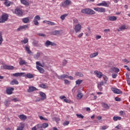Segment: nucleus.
Instances as JSON below:
<instances>
[{"mask_svg":"<svg viewBox=\"0 0 130 130\" xmlns=\"http://www.w3.org/2000/svg\"><path fill=\"white\" fill-rule=\"evenodd\" d=\"M36 64L38 67H42V68H43L44 67V65L42 64L39 61H37L36 62Z\"/></svg>","mask_w":130,"mask_h":130,"instance_id":"nucleus-44","label":"nucleus"},{"mask_svg":"<svg viewBox=\"0 0 130 130\" xmlns=\"http://www.w3.org/2000/svg\"><path fill=\"white\" fill-rule=\"evenodd\" d=\"M8 19H9V15L4 13L0 17V23H5L6 21H8Z\"/></svg>","mask_w":130,"mask_h":130,"instance_id":"nucleus-2","label":"nucleus"},{"mask_svg":"<svg viewBox=\"0 0 130 130\" xmlns=\"http://www.w3.org/2000/svg\"><path fill=\"white\" fill-rule=\"evenodd\" d=\"M3 69H4V70H14V66L4 65Z\"/></svg>","mask_w":130,"mask_h":130,"instance_id":"nucleus-20","label":"nucleus"},{"mask_svg":"<svg viewBox=\"0 0 130 130\" xmlns=\"http://www.w3.org/2000/svg\"><path fill=\"white\" fill-rule=\"evenodd\" d=\"M25 126V124L24 123H20V125L17 127V130H23Z\"/></svg>","mask_w":130,"mask_h":130,"instance_id":"nucleus-24","label":"nucleus"},{"mask_svg":"<svg viewBox=\"0 0 130 130\" xmlns=\"http://www.w3.org/2000/svg\"><path fill=\"white\" fill-rule=\"evenodd\" d=\"M25 79H33L35 77V74H32L31 73H27L23 75Z\"/></svg>","mask_w":130,"mask_h":130,"instance_id":"nucleus-7","label":"nucleus"},{"mask_svg":"<svg viewBox=\"0 0 130 130\" xmlns=\"http://www.w3.org/2000/svg\"><path fill=\"white\" fill-rule=\"evenodd\" d=\"M76 76L78 77H83L84 75L82 74V73L80 72H76L75 74Z\"/></svg>","mask_w":130,"mask_h":130,"instance_id":"nucleus-43","label":"nucleus"},{"mask_svg":"<svg viewBox=\"0 0 130 130\" xmlns=\"http://www.w3.org/2000/svg\"><path fill=\"white\" fill-rule=\"evenodd\" d=\"M76 116H77V117L78 118H84V116H83V115L82 114H76Z\"/></svg>","mask_w":130,"mask_h":130,"instance_id":"nucleus-48","label":"nucleus"},{"mask_svg":"<svg viewBox=\"0 0 130 130\" xmlns=\"http://www.w3.org/2000/svg\"><path fill=\"white\" fill-rule=\"evenodd\" d=\"M73 29L75 33H79V32H81V30H82V25L80 23H78L74 25Z\"/></svg>","mask_w":130,"mask_h":130,"instance_id":"nucleus-3","label":"nucleus"},{"mask_svg":"<svg viewBox=\"0 0 130 130\" xmlns=\"http://www.w3.org/2000/svg\"><path fill=\"white\" fill-rule=\"evenodd\" d=\"M28 39L25 38L24 40H21V43H23L24 44H26V43H28Z\"/></svg>","mask_w":130,"mask_h":130,"instance_id":"nucleus-39","label":"nucleus"},{"mask_svg":"<svg viewBox=\"0 0 130 130\" xmlns=\"http://www.w3.org/2000/svg\"><path fill=\"white\" fill-rule=\"evenodd\" d=\"M126 29H128V26L124 24L119 27L118 31H122L123 30H125Z\"/></svg>","mask_w":130,"mask_h":130,"instance_id":"nucleus-16","label":"nucleus"},{"mask_svg":"<svg viewBox=\"0 0 130 130\" xmlns=\"http://www.w3.org/2000/svg\"><path fill=\"white\" fill-rule=\"evenodd\" d=\"M111 90L115 94H122V91L118 88L112 87Z\"/></svg>","mask_w":130,"mask_h":130,"instance_id":"nucleus-8","label":"nucleus"},{"mask_svg":"<svg viewBox=\"0 0 130 130\" xmlns=\"http://www.w3.org/2000/svg\"><path fill=\"white\" fill-rule=\"evenodd\" d=\"M4 5L6 7H10V6H11V2L9 1H7L5 2Z\"/></svg>","mask_w":130,"mask_h":130,"instance_id":"nucleus-37","label":"nucleus"},{"mask_svg":"<svg viewBox=\"0 0 130 130\" xmlns=\"http://www.w3.org/2000/svg\"><path fill=\"white\" fill-rule=\"evenodd\" d=\"M21 4L24 6H29V3L26 0H20Z\"/></svg>","mask_w":130,"mask_h":130,"instance_id":"nucleus-30","label":"nucleus"},{"mask_svg":"<svg viewBox=\"0 0 130 130\" xmlns=\"http://www.w3.org/2000/svg\"><path fill=\"white\" fill-rule=\"evenodd\" d=\"M123 114H124V111H120V115H123Z\"/></svg>","mask_w":130,"mask_h":130,"instance_id":"nucleus-64","label":"nucleus"},{"mask_svg":"<svg viewBox=\"0 0 130 130\" xmlns=\"http://www.w3.org/2000/svg\"><path fill=\"white\" fill-rule=\"evenodd\" d=\"M15 89L13 87H9L7 88L6 92L8 95H11L13 94V91Z\"/></svg>","mask_w":130,"mask_h":130,"instance_id":"nucleus-13","label":"nucleus"},{"mask_svg":"<svg viewBox=\"0 0 130 130\" xmlns=\"http://www.w3.org/2000/svg\"><path fill=\"white\" fill-rule=\"evenodd\" d=\"M117 18L115 16H108L107 18V21H116Z\"/></svg>","mask_w":130,"mask_h":130,"instance_id":"nucleus-19","label":"nucleus"},{"mask_svg":"<svg viewBox=\"0 0 130 130\" xmlns=\"http://www.w3.org/2000/svg\"><path fill=\"white\" fill-rule=\"evenodd\" d=\"M112 77L113 79H116V77H117V74H116V73L113 74L112 75Z\"/></svg>","mask_w":130,"mask_h":130,"instance_id":"nucleus-54","label":"nucleus"},{"mask_svg":"<svg viewBox=\"0 0 130 130\" xmlns=\"http://www.w3.org/2000/svg\"><path fill=\"white\" fill-rule=\"evenodd\" d=\"M70 124V122L69 121H64L63 123V125L66 126V125H69Z\"/></svg>","mask_w":130,"mask_h":130,"instance_id":"nucleus-49","label":"nucleus"},{"mask_svg":"<svg viewBox=\"0 0 130 130\" xmlns=\"http://www.w3.org/2000/svg\"><path fill=\"white\" fill-rule=\"evenodd\" d=\"M3 41L4 40L3 39V36L0 35V45H2Z\"/></svg>","mask_w":130,"mask_h":130,"instance_id":"nucleus-51","label":"nucleus"},{"mask_svg":"<svg viewBox=\"0 0 130 130\" xmlns=\"http://www.w3.org/2000/svg\"><path fill=\"white\" fill-rule=\"evenodd\" d=\"M101 36H99V35H96L95 37V38L96 39V40H98L99 39H101Z\"/></svg>","mask_w":130,"mask_h":130,"instance_id":"nucleus-56","label":"nucleus"},{"mask_svg":"<svg viewBox=\"0 0 130 130\" xmlns=\"http://www.w3.org/2000/svg\"><path fill=\"white\" fill-rule=\"evenodd\" d=\"M43 23H44L45 24H47V25H48V23H49V21L44 20L43 21Z\"/></svg>","mask_w":130,"mask_h":130,"instance_id":"nucleus-62","label":"nucleus"},{"mask_svg":"<svg viewBox=\"0 0 130 130\" xmlns=\"http://www.w3.org/2000/svg\"><path fill=\"white\" fill-rule=\"evenodd\" d=\"M40 87L41 88H42L43 89H46V88H47V86L46 85H45V84H41L40 85Z\"/></svg>","mask_w":130,"mask_h":130,"instance_id":"nucleus-47","label":"nucleus"},{"mask_svg":"<svg viewBox=\"0 0 130 130\" xmlns=\"http://www.w3.org/2000/svg\"><path fill=\"white\" fill-rule=\"evenodd\" d=\"M83 35H84V34L83 32H81L78 35L77 37L78 38H81L83 37Z\"/></svg>","mask_w":130,"mask_h":130,"instance_id":"nucleus-57","label":"nucleus"},{"mask_svg":"<svg viewBox=\"0 0 130 130\" xmlns=\"http://www.w3.org/2000/svg\"><path fill=\"white\" fill-rule=\"evenodd\" d=\"M93 10L96 11V12H98L99 13H105L106 12L105 8L102 7L94 8Z\"/></svg>","mask_w":130,"mask_h":130,"instance_id":"nucleus-5","label":"nucleus"},{"mask_svg":"<svg viewBox=\"0 0 130 130\" xmlns=\"http://www.w3.org/2000/svg\"><path fill=\"white\" fill-rule=\"evenodd\" d=\"M83 82V80L81 79H78L76 81V85H81V83Z\"/></svg>","mask_w":130,"mask_h":130,"instance_id":"nucleus-40","label":"nucleus"},{"mask_svg":"<svg viewBox=\"0 0 130 130\" xmlns=\"http://www.w3.org/2000/svg\"><path fill=\"white\" fill-rule=\"evenodd\" d=\"M114 121H117V120H121V117L119 116H114L113 118Z\"/></svg>","mask_w":130,"mask_h":130,"instance_id":"nucleus-33","label":"nucleus"},{"mask_svg":"<svg viewBox=\"0 0 130 130\" xmlns=\"http://www.w3.org/2000/svg\"><path fill=\"white\" fill-rule=\"evenodd\" d=\"M68 16V14H65L64 15H62L60 16V19L61 20H64V19H66V17Z\"/></svg>","mask_w":130,"mask_h":130,"instance_id":"nucleus-46","label":"nucleus"},{"mask_svg":"<svg viewBox=\"0 0 130 130\" xmlns=\"http://www.w3.org/2000/svg\"><path fill=\"white\" fill-rule=\"evenodd\" d=\"M64 83L66 84H67V85H70V81H69L68 80H64Z\"/></svg>","mask_w":130,"mask_h":130,"instance_id":"nucleus-60","label":"nucleus"},{"mask_svg":"<svg viewBox=\"0 0 130 130\" xmlns=\"http://www.w3.org/2000/svg\"><path fill=\"white\" fill-rule=\"evenodd\" d=\"M111 73L114 72V73H116V74H117V73L119 72V69L116 68H112L111 69Z\"/></svg>","mask_w":130,"mask_h":130,"instance_id":"nucleus-27","label":"nucleus"},{"mask_svg":"<svg viewBox=\"0 0 130 130\" xmlns=\"http://www.w3.org/2000/svg\"><path fill=\"white\" fill-rule=\"evenodd\" d=\"M11 85H18L19 82L17 81V80L14 79L10 82Z\"/></svg>","mask_w":130,"mask_h":130,"instance_id":"nucleus-34","label":"nucleus"},{"mask_svg":"<svg viewBox=\"0 0 130 130\" xmlns=\"http://www.w3.org/2000/svg\"><path fill=\"white\" fill-rule=\"evenodd\" d=\"M28 28H29V26H28V25L26 24L23 26L19 27L17 29V31H22L23 30H26V29H28Z\"/></svg>","mask_w":130,"mask_h":130,"instance_id":"nucleus-15","label":"nucleus"},{"mask_svg":"<svg viewBox=\"0 0 130 130\" xmlns=\"http://www.w3.org/2000/svg\"><path fill=\"white\" fill-rule=\"evenodd\" d=\"M99 54V53L98 52H95L94 53H92L89 55V57L90 58H93V57H96Z\"/></svg>","mask_w":130,"mask_h":130,"instance_id":"nucleus-21","label":"nucleus"},{"mask_svg":"<svg viewBox=\"0 0 130 130\" xmlns=\"http://www.w3.org/2000/svg\"><path fill=\"white\" fill-rule=\"evenodd\" d=\"M45 45L48 47V46H49V45H51V46H55L56 45V44L54 43H52L50 42V41H47L45 43Z\"/></svg>","mask_w":130,"mask_h":130,"instance_id":"nucleus-14","label":"nucleus"},{"mask_svg":"<svg viewBox=\"0 0 130 130\" xmlns=\"http://www.w3.org/2000/svg\"><path fill=\"white\" fill-rule=\"evenodd\" d=\"M52 35H61L62 34V31L61 30H55L51 32Z\"/></svg>","mask_w":130,"mask_h":130,"instance_id":"nucleus-17","label":"nucleus"},{"mask_svg":"<svg viewBox=\"0 0 130 130\" xmlns=\"http://www.w3.org/2000/svg\"><path fill=\"white\" fill-rule=\"evenodd\" d=\"M40 96L42 99V100H44L46 99V94L45 93L41 92H40Z\"/></svg>","mask_w":130,"mask_h":130,"instance_id":"nucleus-29","label":"nucleus"},{"mask_svg":"<svg viewBox=\"0 0 130 130\" xmlns=\"http://www.w3.org/2000/svg\"><path fill=\"white\" fill-rule=\"evenodd\" d=\"M103 78L105 83H106L107 82V81H108V78L107 77V76L106 75H103Z\"/></svg>","mask_w":130,"mask_h":130,"instance_id":"nucleus-45","label":"nucleus"},{"mask_svg":"<svg viewBox=\"0 0 130 130\" xmlns=\"http://www.w3.org/2000/svg\"><path fill=\"white\" fill-rule=\"evenodd\" d=\"M115 101H118V102L121 101V99L118 97L115 98Z\"/></svg>","mask_w":130,"mask_h":130,"instance_id":"nucleus-59","label":"nucleus"},{"mask_svg":"<svg viewBox=\"0 0 130 130\" xmlns=\"http://www.w3.org/2000/svg\"><path fill=\"white\" fill-rule=\"evenodd\" d=\"M15 13L17 16H21L23 15V11L19 9H16L15 10Z\"/></svg>","mask_w":130,"mask_h":130,"instance_id":"nucleus-12","label":"nucleus"},{"mask_svg":"<svg viewBox=\"0 0 130 130\" xmlns=\"http://www.w3.org/2000/svg\"><path fill=\"white\" fill-rule=\"evenodd\" d=\"M12 101H14V102H16V101H20V100H18L17 99H13L12 100Z\"/></svg>","mask_w":130,"mask_h":130,"instance_id":"nucleus-63","label":"nucleus"},{"mask_svg":"<svg viewBox=\"0 0 130 130\" xmlns=\"http://www.w3.org/2000/svg\"><path fill=\"white\" fill-rule=\"evenodd\" d=\"M73 23H74V24H79V20L77 19H74L73 20Z\"/></svg>","mask_w":130,"mask_h":130,"instance_id":"nucleus-53","label":"nucleus"},{"mask_svg":"<svg viewBox=\"0 0 130 130\" xmlns=\"http://www.w3.org/2000/svg\"><path fill=\"white\" fill-rule=\"evenodd\" d=\"M18 117L21 120H25V119H27V116L24 115H18Z\"/></svg>","mask_w":130,"mask_h":130,"instance_id":"nucleus-28","label":"nucleus"},{"mask_svg":"<svg viewBox=\"0 0 130 130\" xmlns=\"http://www.w3.org/2000/svg\"><path fill=\"white\" fill-rule=\"evenodd\" d=\"M36 90H37V89L36 87L31 86L29 87L28 92H33V91H36Z\"/></svg>","mask_w":130,"mask_h":130,"instance_id":"nucleus-31","label":"nucleus"},{"mask_svg":"<svg viewBox=\"0 0 130 130\" xmlns=\"http://www.w3.org/2000/svg\"><path fill=\"white\" fill-rule=\"evenodd\" d=\"M104 84V82H103V81H101V82H100L98 85V87L99 88V89H100V90H102V88H101V86H103V85Z\"/></svg>","mask_w":130,"mask_h":130,"instance_id":"nucleus-35","label":"nucleus"},{"mask_svg":"<svg viewBox=\"0 0 130 130\" xmlns=\"http://www.w3.org/2000/svg\"><path fill=\"white\" fill-rule=\"evenodd\" d=\"M39 118L41 119V120H43L48 121V119L43 117L42 116H40Z\"/></svg>","mask_w":130,"mask_h":130,"instance_id":"nucleus-52","label":"nucleus"},{"mask_svg":"<svg viewBox=\"0 0 130 130\" xmlns=\"http://www.w3.org/2000/svg\"><path fill=\"white\" fill-rule=\"evenodd\" d=\"M48 25H51V26H54V25H55V23L52 21H49V23Z\"/></svg>","mask_w":130,"mask_h":130,"instance_id":"nucleus-50","label":"nucleus"},{"mask_svg":"<svg viewBox=\"0 0 130 130\" xmlns=\"http://www.w3.org/2000/svg\"><path fill=\"white\" fill-rule=\"evenodd\" d=\"M67 78H69V75H68L67 74H63L60 76H58V79H59V80H61L62 79H66Z\"/></svg>","mask_w":130,"mask_h":130,"instance_id":"nucleus-23","label":"nucleus"},{"mask_svg":"<svg viewBox=\"0 0 130 130\" xmlns=\"http://www.w3.org/2000/svg\"><path fill=\"white\" fill-rule=\"evenodd\" d=\"M82 14H87V15H94L95 11L91 9H84L81 10Z\"/></svg>","mask_w":130,"mask_h":130,"instance_id":"nucleus-1","label":"nucleus"},{"mask_svg":"<svg viewBox=\"0 0 130 130\" xmlns=\"http://www.w3.org/2000/svg\"><path fill=\"white\" fill-rule=\"evenodd\" d=\"M108 127H109L108 126H107V125H104V126H102V129H103V130L107 129Z\"/></svg>","mask_w":130,"mask_h":130,"instance_id":"nucleus-55","label":"nucleus"},{"mask_svg":"<svg viewBox=\"0 0 130 130\" xmlns=\"http://www.w3.org/2000/svg\"><path fill=\"white\" fill-rule=\"evenodd\" d=\"M103 107H104V108H106V109H109V106L105 103L103 104Z\"/></svg>","mask_w":130,"mask_h":130,"instance_id":"nucleus-42","label":"nucleus"},{"mask_svg":"<svg viewBox=\"0 0 130 130\" xmlns=\"http://www.w3.org/2000/svg\"><path fill=\"white\" fill-rule=\"evenodd\" d=\"M68 63V61L67 60H63L62 61V66H66Z\"/></svg>","mask_w":130,"mask_h":130,"instance_id":"nucleus-58","label":"nucleus"},{"mask_svg":"<svg viewBox=\"0 0 130 130\" xmlns=\"http://www.w3.org/2000/svg\"><path fill=\"white\" fill-rule=\"evenodd\" d=\"M22 21L23 23H25V24H27V23H29V18L28 17L24 18L22 19Z\"/></svg>","mask_w":130,"mask_h":130,"instance_id":"nucleus-36","label":"nucleus"},{"mask_svg":"<svg viewBox=\"0 0 130 130\" xmlns=\"http://www.w3.org/2000/svg\"><path fill=\"white\" fill-rule=\"evenodd\" d=\"M98 7H109V5L106 1H103L101 3L96 5Z\"/></svg>","mask_w":130,"mask_h":130,"instance_id":"nucleus-9","label":"nucleus"},{"mask_svg":"<svg viewBox=\"0 0 130 130\" xmlns=\"http://www.w3.org/2000/svg\"><path fill=\"white\" fill-rule=\"evenodd\" d=\"M84 95H83V93L79 92L77 96V99H78L79 100L82 99V98H83V96Z\"/></svg>","mask_w":130,"mask_h":130,"instance_id":"nucleus-32","label":"nucleus"},{"mask_svg":"<svg viewBox=\"0 0 130 130\" xmlns=\"http://www.w3.org/2000/svg\"><path fill=\"white\" fill-rule=\"evenodd\" d=\"M94 73L95 74V75H96V77H98V78H99L100 79L102 78V77L103 76V74H102V72L100 71L95 70L94 71Z\"/></svg>","mask_w":130,"mask_h":130,"instance_id":"nucleus-10","label":"nucleus"},{"mask_svg":"<svg viewBox=\"0 0 130 130\" xmlns=\"http://www.w3.org/2000/svg\"><path fill=\"white\" fill-rule=\"evenodd\" d=\"M37 69L39 71L41 74H43L44 73V69L43 68L40 67L39 66H36Z\"/></svg>","mask_w":130,"mask_h":130,"instance_id":"nucleus-26","label":"nucleus"},{"mask_svg":"<svg viewBox=\"0 0 130 130\" xmlns=\"http://www.w3.org/2000/svg\"><path fill=\"white\" fill-rule=\"evenodd\" d=\"M41 19V18H40V16L39 15H37L35 17L34 22L36 26H38V25L39 24V22H38V21H40Z\"/></svg>","mask_w":130,"mask_h":130,"instance_id":"nucleus-4","label":"nucleus"},{"mask_svg":"<svg viewBox=\"0 0 130 130\" xmlns=\"http://www.w3.org/2000/svg\"><path fill=\"white\" fill-rule=\"evenodd\" d=\"M116 127V128H118V129H121L122 126L121 125L119 124Z\"/></svg>","mask_w":130,"mask_h":130,"instance_id":"nucleus-61","label":"nucleus"},{"mask_svg":"<svg viewBox=\"0 0 130 130\" xmlns=\"http://www.w3.org/2000/svg\"><path fill=\"white\" fill-rule=\"evenodd\" d=\"M72 4V2L70 0H66L62 3V6L63 7H67V6H69Z\"/></svg>","mask_w":130,"mask_h":130,"instance_id":"nucleus-18","label":"nucleus"},{"mask_svg":"<svg viewBox=\"0 0 130 130\" xmlns=\"http://www.w3.org/2000/svg\"><path fill=\"white\" fill-rule=\"evenodd\" d=\"M25 50L27 51V53L30 54L31 53V51L30 50V47L28 46H26L25 47Z\"/></svg>","mask_w":130,"mask_h":130,"instance_id":"nucleus-38","label":"nucleus"},{"mask_svg":"<svg viewBox=\"0 0 130 130\" xmlns=\"http://www.w3.org/2000/svg\"><path fill=\"white\" fill-rule=\"evenodd\" d=\"M59 98L61 99V100H63V101L65 102L66 103H71V100L67 99V97H66L64 95H61L59 96Z\"/></svg>","mask_w":130,"mask_h":130,"instance_id":"nucleus-11","label":"nucleus"},{"mask_svg":"<svg viewBox=\"0 0 130 130\" xmlns=\"http://www.w3.org/2000/svg\"><path fill=\"white\" fill-rule=\"evenodd\" d=\"M38 126V128H46L48 126V123H44L42 124H38L37 125Z\"/></svg>","mask_w":130,"mask_h":130,"instance_id":"nucleus-6","label":"nucleus"},{"mask_svg":"<svg viewBox=\"0 0 130 130\" xmlns=\"http://www.w3.org/2000/svg\"><path fill=\"white\" fill-rule=\"evenodd\" d=\"M23 75H25V73H14L12 74L13 77H22Z\"/></svg>","mask_w":130,"mask_h":130,"instance_id":"nucleus-22","label":"nucleus"},{"mask_svg":"<svg viewBox=\"0 0 130 130\" xmlns=\"http://www.w3.org/2000/svg\"><path fill=\"white\" fill-rule=\"evenodd\" d=\"M19 59H20L19 61V64L20 66H23L24 64H27V62L25 61V60L22 59V58H19Z\"/></svg>","mask_w":130,"mask_h":130,"instance_id":"nucleus-25","label":"nucleus"},{"mask_svg":"<svg viewBox=\"0 0 130 130\" xmlns=\"http://www.w3.org/2000/svg\"><path fill=\"white\" fill-rule=\"evenodd\" d=\"M11 102V101L9 100H6L5 103L4 104L5 106H9V105H10V103Z\"/></svg>","mask_w":130,"mask_h":130,"instance_id":"nucleus-41","label":"nucleus"}]
</instances>
